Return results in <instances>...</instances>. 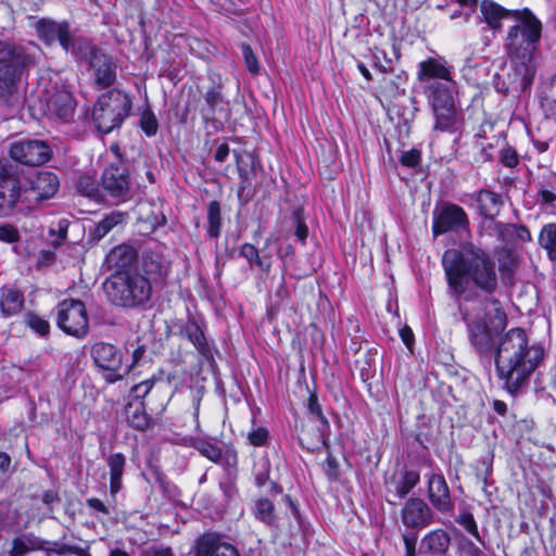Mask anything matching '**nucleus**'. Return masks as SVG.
Returning a JSON list of instances; mask_svg holds the SVG:
<instances>
[{"mask_svg":"<svg viewBox=\"0 0 556 556\" xmlns=\"http://www.w3.org/2000/svg\"><path fill=\"white\" fill-rule=\"evenodd\" d=\"M541 346L529 344L528 336L520 328H513L501 336L494 354L498 378L504 381L505 389L517 393L543 359Z\"/></svg>","mask_w":556,"mask_h":556,"instance_id":"1","label":"nucleus"},{"mask_svg":"<svg viewBox=\"0 0 556 556\" xmlns=\"http://www.w3.org/2000/svg\"><path fill=\"white\" fill-rule=\"evenodd\" d=\"M442 264L448 287L456 295L463 294L469 282L486 293H493L497 287L494 261L485 250L473 243L445 251Z\"/></svg>","mask_w":556,"mask_h":556,"instance_id":"2","label":"nucleus"},{"mask_svg":"<svg viewBox=\"0 0 556 556\" xmlns=\"http://www.w3.org/2000/svg\"><path fill=\"white\" fill-rule=\"evenodd\" d=\"M108 300L121 307L144 306L152 298L151 280L139 271L124 270L111 275L103 283Z\"/></svg>","mask_w":556,"mask_h":556,"instance_id":"3","label":"nucleus"},{"mask_svg":"<svg viewBox=\"0 0 556 556\" xmlns=\"http://www.w3.org/2000/svg\"><path fill=\"white\" fill-rule=\"evenodd\" d=\"M130 108L129 97L121 90L112 89L98 99L92 118L101 132L109 134L122 125L128 116Z\"/></svg>","mask_w":556,"mask_h":556,"instance_id":"4","label":"nucleus"},{"mask_svg":"<svg viewBox=\"0 0 556 556\" xmlns=\"http://www.w3.org/2000/svg\"><path fill=\"white\" fill-rule=\"evenodd\" d=\"M513 18L516 24L506 38L508 52H535L542 34L541 22L528 9L514 11Z\"/></svg>","mask_w":556,"mask_h":556,"instance_id":"5","label":"nucleus"},{"mask_svg":"<svg viewBox=\"0 0 556 556\" xmlns=\"http://www.w3.org/2000/svg\"><path fill=\"white\" fill-rule=\"evenodd\" d=\"M56 325L65 333L84 338L89 330L87 308L83 301L66 299L56 306Z\"/></svg>","mask_w":556,"mask_h":556,"instance_id":"6","label":"nucleus"},{"mask_svg":"<svg viewBox=\"0 0 556 556\" xmlns=\"http://www.w3.org/2000/svg\"><path fill=\"white\" fill-rule=\"evenodd\" d=\"M91 357L101 370L108 371L105 380L110 383L122 380L130 371V367L123 364L122 351L111 343H94Z\"/></svg>","mask_w":556,"mask_h":556,"instance_id":"7","label":"nucleus"},{"mask_svg":"<svg viewBox=\"0 0 556 556\" xmlns=\"http://www.w3.org/2000/svg\"><path fill=\"white\" fill-rule=\"evenodd\" d=\"M464 318L467 319L469 339L476 351L481 355L495 354L502 329L494 328L486 321H481L480 312H477L475 315L466 313Z\"/></svg>","mask_w":556,"mask_h":556,"instance_id":"8","label":"nucleus"},{"mask_svg":"<svg viewBox=\"0 0 556 556\" xmlns=\"http://www.w3.org/2000/svg\"><path fill=\"white\" fill-rule=\"evenodd\" d=\"M20 201L25 202L24 188L16 168L0 163V216H9Z\"/></svg>","mask_w":556,"mask_h":556,"instance_id":"9","label":"nucleus"},{"mask_svg":"<svg viewBox=\"0 0 556 556\" xmlns=\"http://www.w3.org/2000/svg\"><path fill=\"white\" fill-rule=\"evenodd\" d=\"M101 185L111 198L125 201L130 195V178L127 166L119 161L111 163L102 173Z\"/></svg>","mask_w":556,"mask_h":556,"instance_id":"10","label":"nucleus"},{"mask_svg":"<svg viewBox=\"0 0 556 556\" xmlns=\"http://www.w3.org/2000/svg\"><path fill=\"white\" fill-rule=\"evenodd\" d=\"M52 150L42 140H21L10 148V156L24 165L39 166L51 159Z\"/></svg>","mask_w":556,"mask_h":556,"instance_id":"11","label":"nucleus"},{"mask_svg":"<svg viewBox=\"0 0 556 556\" xmlns=\"http://www.w3.org/2000/svg\"><path fill=\"white\" fill-rule=\"evenodd\" d=\"M468 224L469 219L463 207L453 203H444L434 213L432 232L438 237L448 231L466 229Z\"/></svg>","mask_w":556,"mask_h":556,"instance_id":"12","label":"nucleus"},{"mask_svg":"<svg viewBox=\"0 0 556 556\" xmlns=\"http://www.w3.org/2000/svg\"><path fill=\"white\" fill-rule=\"evenodd\" d=\"M135 271H139L151 280V286L162 282L168 275L169 261L166 260L160 247L154 250L147 248L142 251L138 267Z\"/></svg>","mask_w":556,"mask_h":556,"instance_id":"13","label":"nucleus"},{"mask_svg":"<svg viewBox=\"0 0 556 556\" xmlns=\"http://www.w3.org/2000/svg\"><path fill=\"white\" fill-rule=\"evenodd\" d=\"M59 188L60 181L54 173L40 170L29 179L28 186L24 187V201L31 203L51 199Z\"/></svg>","mask_w":556,"mask_h":556,"instance_id":"14","label":"nucleus"},{"mask_svg":"<svg viewBox=\"0 0 556 556\" xmlns=\"http://www.w3.org/2000/svg\"><path fill=\"white\" fill-rule=\"evenodd\" d=\"M36 30L39 38L46 43H52L58 40L65 51L72 53L76 52V43L73 40L72 31L67 22L58 23L42 18L37 22Z\"/></svg>","mask_w":556,"mask_h":556,"instance_id":"15","label":"nucleus"},{"mask_svg":"<svg viewBox=\"0 0 556 556\" xmlns=\"http://www.w3.org/2000/svg\"><path fill=\"white\" fill-rule=\"evenodd\" d=\"M80 46H84L89 51V64L94 70L97 86L103 89L113 85L116 79V65L112 58L90 46L87 41H81Z\"/></svg>","mask_w":556,"mask_h":556,"instance_id":"16","label":"nucleus"},{"mask_svg":"<svg viewBox=\"0 0 556 556\" xmlns=\"http://www.w3.org/2000/svg\"><path fill=\"white\" fill-rule=\"evenodd\" d=\"M516 89L526 91L532 84L535 73L534 52H508Z\"/></svg>","mask_w":556,"mask_h":556,"instance_id":"17","label":"nucleus"},{"mask_svg":"<svg viewBox=\"0 0 556 556\" xmlns=\"http://www.w3.org/2000/svg\"><path fill=\"white\" fill-rule=\"evenodd\" d=\"M26 66L0 70V104L15 106L22 101L21 84Z\"/></svg>","mask_w":556,"mask_h":556,"instance_id":"18","label":"nucleus"},{"mask_svg":"<svg viewBox=\"0 0 556 556\" xmlns=\"http://www.w3.org/2000/svg\"><path fill=\"white\" fill-rule=\"evenodd\" d=\"M428 498L432 507L441 514L454 510L450 486L441 473H432L428 479Z\"/></svg>","mask_w":556,"mask_h":556,"instance_id":"19","label":"nucleus"},{"mask_svg":"<svg viewBox=\"0 0 556 556\" xmlns=\"http://www.w3.org/2000/svg\"><path fill=\"white\" fill-rule=\"evenodd\" d=\"M401 518L407 528L417 529L432 523L433 513L424 500L413 497L402 508Z\"/></svg>","mask_w":556,"mask_h":556,"instance_id":"20","label":"nucleus"},{"mask_svg":"<svg viewBox=\"0 0 556 556\" xmlns=\"http://www.w3.org/2000/svg\"><path fill=\"white\" fill-rule=\"evenodd\" d=\"M417 79L420 83L442 81L452 84L451 70L443 59L429 58L418 64Z\"/></svg>","mask_w":556,"mask_h":556,"instance_id":"21","label":"nucleus"},{"mask_svg":"<svg viewBox=\"0 0 556 556\" xmlns=\"http://www.w3.org/2000/svg\"><path fill=\"white\" fill-rule=\"evenodd\" d=\"M195 556H240L230 543L222 541L215 533H207L197 542Z\"/></svg>","mask_w":556,"mask_h":556,"instance_id":"22","label":"nucleus"},{"mask_svg":"<svg viewBox=\"0 0 556 556\" xmlns=\"http://www.w3.org/2000/svg\"><path fill=\"white\" fill-rule=\"evenodd\" d=\"M47 106L53 116L63 122H68L74 116L76 101L68 90L55 88L47 100Z\"/></svg>","mask_w":556,"mask_h":556,"instance_id":"23","label":"nucleus"},{"mask_svg":"<svg viewBox=\"0 0 556 556\" xmlns=\"http://www.w3.org/2000/svg\"><path fill=\"white\" fill-rule=\"evenodd\" d=\"M452 86L453 83L431 81L424 87L431 110L455 105Z\"/></svg>","mask_w":556,"mask_h":556,"instance_id":"24","label":"nucleus"},{"mask_svg":"<svg viewBox=\"0 0 556 556\" xmlns=\"http://www.w3.org/2000/svg\"><path fill=\"white\" fill-rule=\"evenodd\" d=\"M30 58L23 48L7 40H0V70H11L27 66Z\"/></svg>","mask_w":556,"mask_h":556,"instance_id":"25","label":"nucleus"},{"mask_svg":"<svg viewBox=\"0 0 556 556\" xmlns=\"http://www.w3.org/2000/svg\"><path fill=\"white\" fill-rule=\"evenodd\" d=\"M24 306V295L21 291L3 287L0 289V309L4 317L18 314Z\"/></svg>","mask_w":556,"mask_h":556,"instance_id":"26","label":"nucleus"},{"mask_svg":"<svg viewBox=\"0 0 556 556\" xmlns=\"http://www.w3.org/2000/svg\"><path fill=\"white\" fill-rule=\"evenodd\" d=\"M480 311L483 315H480L481 321H486L494 328L504 329L506 326V314L503 311L501 303L495 299H485L480 303Z\"/></svg>","mask_w":556,"mask_h":556,"instance_id":"27","label":"nucleus"},{"mask_svg":"<svg viewBox=\"0 0 556 556\" xmlns=\"http://www.w3.org/2000/svg\"><path fill=\"white\" fill-rule=\"evenodd\" d=\"M205 105L201 109L202 117L205 121H214L217 114L225 112V98L220 86L212 87L204 93Z\"/></svg>","mask_w":556,"mask_h":556,"instance_id":"28","label":"nucleus"},{"mask_svg":"<svg viewBox=\"0 0 556 556\" xmlns=\"http://www.w3.org/2000/svg\"><path fill=\"white\" fill-rule=\"evenodd\" d=\"M476 201L480 215L493 219L503 205L502 197L490 190H480L476 193Z\"/></svg>","mask_w":556,"mask_h":556,"instance_id":"29","label":"nucleus"},{"mask_svg":"<svg viewBox=\"0 0 556 556\" xmlns=\"http://www.w3.org/2000/svg\"><path fill=\"white\" fill-rule=\"evenodd\" d=\"M137 256V251L132 245L123 243L112 249L105 261L110 268L122 269L130 266Z\"/></svg>","mask_w":556,"mask_h":556,"instance_id":"30","label":"nucleus"},{"mask_svg":"<svg viewBox=\"0 0 556 556\" xmlns=\"http://www.w3.org/2000/svg\"><path fill=\"white\" fill-rule=\"evenodd\" d=\"M483 21L493 29L502 27V20L513 17L514 11H508L491 0H483L480 4Z\"/></svg>","mask_w":556,"mask_h":556,"instance_id":"31","label":"nucleus"},{"mask_svg":"<svg viewBox=\"0 0 556 556\" xmlns=\"http://www.w3.org/2000/svg\"><path fill=\"white\" fill-rule=\"evenodd\" d=\"M126 219L127 213L112 211L110 214L105 215L92 229H90L89 233L93 240L100 241L114 228L123 225Z\"/></svg>","mask_w":556,"mask_h":556,"instance_id":"32","label":"nucleus"},{"mask_svg":"<svg viewBox=\"0 0 556 556\" xmlns=\"http://www.w3.org/2000/svg\"><path fill=\"white\" fill-rule=\"evenodd\" d=\"M450 543L448 533L442 529H437L424 536L421 547L429 553L441 555L448 549Z\"/></svg>","mask_w":556,"mask_h":556,"instance_id":"33","label":"nucleus"},{"mask_svg":"<svg viewBox=\"0 0 556 556\" xmlns=\"http://www.w3.org/2000/svg\"><path fill=\"white\" fill-rule=\"evenodd\" d=\"M125 414L129 425L137 430L143 431L152 425V419L147 415L144 405L140 401L128 403Z\"/></svg>","mask_w":556,"mask_h":556,"instance_id":"34","label":"nucleus"},{"mask_svg":"<svg viewBox=\"0 0 556 556\" xmlns=\"http://www.w3.org/2000/svg\"><path fill=\"white\" fill-rule=\"evenodd\" d=\"M180 332L184 338L188 339L194 345L200 354L206 358L212 356L211 348L206 338L195 323L186 325Z\"/></svg>","mask_w":556,"mask_h":556,"instance_id":"35","label":"nucleus"},{"mask_svg":"<svg viewBox=\"0 0 556 556\" xmlns=\"http://www.w3.org/2000/svg\"><path fill=\"white\" fill-rule=\"evenodd\" d=\"M125 457L121 453L113 454L108 459L110 467V493L115 496L122 489V476L125 467Z\"/></svg>","mask_w":556,"mask_h":556,"instance_id":"36","label":"nucleus"},{"mask_svg":"<svg viewBox=\"0 0 556 556\" xmlns=\"http://www.w3.org/2000/svg\"><path fill=\"white\" fill-rule=\"evenodd\" d=\"M435 118L434 129L440 131L453 130L457 122L456 105L432 110Z\"/></svg>","mask_w":556,"mask_h":556,"instance_id":"37","label":"nucleus"},{"mask_svg":"<svg viewBox=\"0 0 556 556\" xmlns=\"http://www.w3.org/2000/svg\"><path fill=\"white\" fill-rule=\"evenodd\" d=\"M541 106L546 117L556 119V74L543 87Z\"/></svg>","mask_w":556,"mask_h":556,"instance_id":"38","label":"nucleus"},{"mask_svg":"<svg viewBox=\"0 0 556 556\" xmlns=\"http://www.w3.org/2000/svg\"><path fill=\"white\" fill-rule=\"evenodd\" d=\"M240 255L243 256L250 266H256L264 273H269L271 262L269 257H261L257 249L250 243H244L240 249Z\"/></svg>","mask_w":556,"mask_h":556,"instance_id":"39","label":"nucleus"},{"mask_svg":"<svg viewBox=\"0 0 556 556\" xmlns=\"http://www.w3.org/2000/svg\"><path fill=\"white\" fill-rule=\"evenodd\" d=\"M308 409L313 416H315L321 424L323 428H318L316 444H309L307 442V448L314 450L318 443H324V431L328 429L329 424L327 418L323 415L320 404L318 403L317 396L311 394L308 399Z\"/></svg>","mask_w":556,"mask_h":556,"instance_id":"40","label":"nucleus"},{"mask_svg":"<svg viewBox=\"0 0 556 556\" xmlns=\"http://www.w3.org/2000/svg\"><path fill=\"white\" fill-rule=\"evenodd\" d=\"M207 233L211 238H217L222 228L220 205L217 201H211L207 206Z\"/></svg>","mask_w":556,"mask_h":556,"instance_id":"41","label":"nucleus"},{"mask_svg":"<svg viewBox=\"0 0 556 556\" xmlns=\"http://www.w3.org/2000/svg\"><path fill=\"white\" fill-rule=\"evenodd\" d=\"M419 482V473L415 470L405 471L402 479L395 482V495L404 498L412 489Z\"/></svg>","mask_w":556,"mask_h":556,"instance_id":"42","label":"nucleus"},{"mask_svg":"<svg viewBox=\"0 0 556 556\" xmlns=\"http://www.w3.org/2000/svg\"><path fill=\"white\" fill-rule=\"evenodd\" d=\"M274 504L267 498H260L255 503V517L265 522L266 525L273 526L276 520L274 513Z\"/></svg>","mask_w":556,"mask_h":556,"instance_id":"43","label":"nucleus"},{"mask_svg":"<svg viewBox=\"0 0 556 556\" xmlns=\"http://www.w3.org/2000/svg\"><path fill=\"white\" fill-rule=\"evenodd\" d=\"M541 247L548 251L552 258L556 257V224L543 227L539 238Z\"/></svg>","mask_w":556,"mask_h":556,"instance_id":"44","label":"nucleus"},{"mask_svg":"<svg viewBox=\"0 0 556 556\" xmlns=\"http://www.w3.org/2000/svg\"><path fill=\"white\" fill-rule=\"evenodd\" d=\"M38 540L27 536L16 538L12 542L11 556H25L29 551L38 547Z\"/></svg>","mask_w":556,"mask_h":556,"instance_id":"45","label":"nucleus"},{"mask_svg":"<svg viewBox=\"0 0 556 556\" xmlns=\"http://www.w3.org/2000/svg\"><path fill=\"white\" fill-rule=\"evenodd\" d=\"M194 447L201 455L214 463H218L223 457L222 450L212 442L200 440L194 444Z\"/></svg>","mask_w":556,"mask_h":556,"instance_id":"46","label":"nucleus"},{"mask_svg":"<svg viewBox=\"0 0 556 556\" xmlns=\"http://www.w3.org/2000/svg\"><path fill=\"white\" fill-rule=\"evenodd\" d=\"M140 127L147 136H154L159 129V123L155 114L147 109L141 113Z\"/></svg>","mask_w":556,"mask_h":556,"instance_id":"47","label":"nucleus"},{"mask_svg":"<svg viewBox=\"0 0 556 556\" xmlns=\"http://www.w3.org/2000/svg\"><path fill=\"white\" fill-rule=\"evenodd\" d=\"M291 220H292V224L294 225L295 227V236L296 238L302 242L304 243L306 238H307V235H308V229H307V226L304 222V218H303V210L302 208H295L292 214H291Z\"/></svg>","mask_w":556,"mask_h":556,"instance_id":"48","label":"nucleus"},{"mask_svg":"<svg viewBox=\"0 0 556 556\" xmlns=\"http://www.w3.org/2000/svg\"><path fill=\"white\" fill-rule=\"evenodd\" d=\"M77 190L86 197L93 198L98 192L97 181L90 176H80L77 181Z\"/></svg>","mask_w":556,"mask_h":556,"instance_id":"49","label":"nucleus"},{"mask_svg":"<svg viewBox=\"0 0 556 556\" xmlns=\"http://www.w3.org/2000/svg\"><path fill=\"white\" fill-rule=\"evenodd\" d=\"M25 321L35 332L39 333L40 336H45L49 332V323L38 315L27 314Z\"/></svg>","mask_w":556,"mask_h":556,"instance_id":"50","label":"nucleus"},{"mask_svg":"<svg viewBox=\"0 0 556 556\" xmlns=\"http://www.w3.org/2000/svg\"><path fill=\"white\" fill-rule=\"evenodd\" d=\"M240 48L249 72L257 74L260 72V64L252 48L248 43H241Z\"/></svg>","mask_w":556,"mask_h":556,"instance_id":"51","label":"nucleus"},{"mask_svg":"<svg viewBox=\"0 0 556 556\" xmlns=\"http://www.w3.org/2000/svg\"><path fill=\"white\" fill-rule=\"evenodd\" d=\"M517 257L511 251H505L500 257V269L502 273H513L517 267Z\"/></svg>","mask_w":556,"mask_h":556,"instance_id":"52","label":"nucleus"},{"mask_svg":"<svg viewBox=\"0 0 556 556\" xmlns=\"http://www.w3.org/2000/svg\"><path fill=\"white\" fill-rule=\"evenodd\" d=\"M457 522L465 528V530L470 533L471 535H473L475 538L479 539V531H478V527H477V523L475 521V518L471 514L469 513H465V514H462L458 518H457Z\"/></svg>","mask_w":556,"mask_h":556,"instance_id":"53","label":"nucleus"},{"mask_svg":"<svg viewBox=\"0 0 556 556\" xmlns=\"http://www.w3.org/2000/svg\"><path fill=\"white\" fill-rule=\"evenodd\" d=\"M248 440L254 446H263L268 440V431L263 427L253 429L251 432H249Z\"/></svg>","mask_w":556,"mask_h":556,"instance_id":"54","label":"nucleus"},{"mask_svg":"<svg viewBox=\"0 0 556 556\" xmlns=\"http://www.w3.org/2000/svg\"><path fill=\"white\" fill-rule=\"evenodd\" d=\"M255 482L258 486H264L269 480V464L264 460L255 466Z\"/></svg>","mask_w":556,"mask_h":556,"instance_id":"55","label":"nucleus"},{"mask_svg":"<svg viewBox=\"0 0 556 556\" xmlns=\"http://www.w3.org/2000/svg\"><path fill=\"white\" fill-rule=\"evenodd\" d=\"M141 556H174V553L168 546L150 545L141 551Z\"/></svg>","mask_w":556,"mask_h":556,"instance_id":"56","label":"nucleus"},{"mask_svg":"<svg viewBox=\"0 0 556 556\" xmlns=\"http://www.w3.org/2000/svg\"><path fill=\"white\" fill-rule=\"evenodd\" d=\"M20 239L18 231L11 225L0 226V241L13 243Z\"/></svg>","mask_w":556,"mask_h":556,"instance_id":"57","label":"nucleus"},{"mask_svg":"<svg viewBox=\"0 0 556 556\" xmlns=\"http://www.w3.org/2000/svg\"><path fill=\"white\" fill-rule=\"evenodd\" d=\"M420 161V152L416 149L404 152L401 155L400 162L407 167H415Z\"/></svg>","mask_w":556,"mask_h":556,"instance_id":"58","label":"nucleus"},{"mask_svg":"<svg viewBox=\"0 0 556 556\" xmlns=\"http://www.w3.org/2000/svg\"><path fill=\"white\" fill-rule=\"evenodd\" d=\"M153 387V380H144L132 388L136 397L143 399L151 391Z\"/></svg>","mask_w":556,"mask_h":556,"instance_id":"59","label":"nucleus"},{"mask_svg":"<svg viewBox=\"0 0 556 556\" xmlns=\"http://www.w3.org/2000/svg\"><path fill=\"white\" fill-rule=\"evenodd\" d=\"M86 503L91 509L105 516L110 515V508L101 500L97 497H90L87 498Z\"/></svg>","mask_w":556,"mask_h":556,"instance_id":"60","label":"nucleus"},{"mask_svg":"<svg viewBox=\"0 0 556 556\" xmlns=\"http://www.w3.org/2000/svg\"><path fill=\"white\" fill-rule=\"evenodd\" d=\"M225 460V464L228 467H237L238 465V453L233 447H227L225 453L223 454V457Z\"/></svg>","mask_w":556,"mask_h":556,"instance_id":"61","label":"nucleus"},{"mask_svg":"<svg viewBox=\"0 0 556 556\" xmlns=\"http://www.w3.org/2000/svg\"><path fill=\"white\" fill-rule=\"evenodd\" d=\"M400 336L404 344L410 350L414 342V333L412 329L407 326L403 327L400 330Z\"/></svg>","mask_w":556,"mask_h":556,"instance_id":"62","label":"nucleus"},{"mask_svg":"<svg viewBox=\"0 0 556 556\" xmlns=\"http://www.w3.org/2000/svg\"><path fill=\"white\" fill-rule=\"evenodd\" d=\"M502 163L507 167H514L518 163V157L513 151H504L502 153Z\"/></svg>","mask_w":556,"mask_h":556,"instance_id":"63","label":"nucleus"},{"mask_svg":"<svg viewBox=\"0 0 556 556\" xmlns=\"http://www.w3.org/2000/svg\"><path fill=\"white\" fill-rule=\"evenodd\" d=\"M325 465H326V473L329 476V477H336L337 476V469H338V462L337 459L331 456V455H328L326 462H325Z\"/></svg>","mask_w":556,"mask_h":556,"instance_id":"64","label":"nucleus"}]
</instances>
